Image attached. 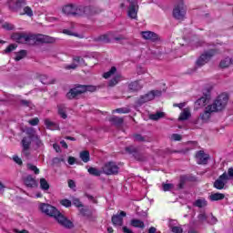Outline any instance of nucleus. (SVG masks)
<instances>
[{
    "mask_svg": "<svg viewBox=\"0 0 233 233\" xmlns=\"http://www.w3.org/2000/svg\"><path fill=\"white\" fill-rule=\"evenodd\" d=\"M216 55L215 50H209L202 54L197 60L196 65L197 66H204V65H207L212 57Z\"/></svg>",
    "mask_w": 233,
    "mask_h": 233,
    "instance_id": "obj_8",
    "label": "nucleus"
},
{
    "mask_svg": "<svg viewBox=\"0 0 233 233\" xmlns=\"http://www.w3.org/2000/svg\"><path fill=\"white\" fill-rule=\"evenodd\" d=\"M17 48V45L11 44L7 46V48L5 50V54H10V52H14Z\"/></svg>",
    "mask_w": 233,
    "mask_h": 233,
    "instance_id": "obj_47",
    "label": "nucleus"
},
{
    "mask_svg": "<svg viewBox=\"0 0 233 233\" xmlns=\"http://www.w3.org/2000/svg\"><path fill=\"white\" fill-rule=\"evenodd\" d=\"M13 160H14L15 163H16L17 165H23V160H21V158H20L18 156L13 157Z\"/></svg>",
    "mask_w": 233,
    "mask_h": 233,
    "instance_id": "obj_56",
    "label": "nucleus"
},
{
    "mask_svg": "<svg viewBox=\"0 0 233 233\" xmlns=\"http://www.w3.org/2000/svg\"><path fill=\"white\" fill-rule=\"evenodd\" d=\"M190 117V110L188 108H185L183 112L180 114L178 119L179 121H187Z\"/></svg>",
    "mask_w": 233,
    "mask_h": 233,
    "instance_id": "obj_29",
    "label": "nucleus"
},
{
    "mask_svg": "<svg viewBox=\"0 0 233 233\" xmlns=\"http://www.w3.org/2000/svg\"><path fill=\"white\" fill-rule=\"evenodd\" d=\"M25 57H26V51L25 50H20L18 53H16L15 60V61H21V59H25Z\"/></svg>",
    "mask_w": 233,
    "mask_h": 233,
    "instance_id": "obj_39",
    "label": "nucleus"
},
{
    "mask_svg": "<svg viewBox=\"0 0 233 233\" xmlns=\"http://www.w3.org/2000/svg\"><path fill=\"white\" fill-rule=\"evenodd\" d=\"M29 125H31V127H37V125H39V118L35 117L33 118L31 120L28 121Z\"/></svg>",
    "mask_w": 233,
    "mask_h": 233,
    "instance_id": "obj_51",
    "label": "nucleus"
},
{
    "mask_svg": "<svg viewBox=\"0 0 233 233\" xmlns=\"http://www.w3.org/2000/svg\"><path fill=\"white\" fill-rule=\"evenodd\" d=\"M227 181L233 180V167L228 169L226 172Z\"/></svg>",
    "mask_w": 233,
    "mask_h": 233,
    "instance_id": "obj_49",
    "label": "nucleus"
},
{
    "mask_svg": "<svg viewBox=\"0 0 233 233\" xmlns=\"http://www.w3.org/2000/svg\"><path fill=\"white\" fill-rule=\"evenodd\" d=\"M141 88H143V85L139 84V81H134L128 85V90L130 92H139Z\"/></svg>",
    "mask_w": 233,
    "mask_h": 233,
    "instance_id": "obj_20",
    "label": "nucleus"
},
{
    "mask_svg": "<svg viewBox=\"0 0 233 233\" xmlns=\"http://www.w3.org/2000/svg\"><path fill=\"white\" fill-rule=\"evenodd\" d=\"M116 72H117V68H116V66H112L109 71L104 73L103 77L105 79H108V77H112Z\"/></svg>",
    "mask_w": 233,
    "mask_h": 233,
    "instance_id": "obj_35",
    "label": "nucleus"
},
{
    "mask_svg": "<svg viewBox=\"0 0 233 233\" xmlns=\"http://www.w3.org/2000/svg\"><path fill=\"white\" fill-rule=\"evenodd\" d=\"M174 225H177V220H170L169 221V228L171 229V232L173 233H183V228L182 227H177Z\"/></svg>",
    "mask_w": 233,
    "mask_h": 233,
    "instance_id": "obj_21",
    "label": "nucleus"
},
{
    "mask_svg": "<svg viewBox=\"0 0 233 233\" xmlns=\"http://www.w3.org/2000/svg\"><path fill=\"white\" fill-rule=\"evenodd\" d=\"M26 5V0H17L15 3L16 8H21V6H25Z\"/></svg>",
    "mask_w": 233,
    "mask_h": 233,
    "instance_id": "obj_52",
    "label": "nucleus"
},
{
    "mask_svg": "<svg viewBox=\"0 0 233 233\" xmlns=\"http://www.w3.org/2000/svg\"><path fill=\"white\" fill-rule=\"evenodd\" d=\"M67 163H68L69 165H74V163H76V157H68V160H67Z\"/></svg>",
    "mask_w": 233,
    "mask_h": 233,
    "instance_id": "obj_63",
    "label": "nucleus"
},
{
    "mask_svg": "<svg viewBox=\"0 0 233 233\" xmlns=\"http://www.w3.org/2000/svg\"><path fill=\"white\" fill-rule=\"evenodd\" d=\"M131 227H134L135 228H145V222L137 219V218H133L130 221Z\"/></svg>",
    "mask_w": 233,
    "mask_h": 233,
    "instance_id": "obj_23",
    "label": "nucleus"
},
{
    "mask_svg": "<svg viewBox=\"0 0 233 233\" xmlns=\"http://www.w3.org/2000/svg\"><path fill=\"white\" fill-rule=\"evenodd\" d=\"M20 105L23 106H30L32 105V102L29 100H21Z\"/></svg>",
    "mask_w": 233,
    "mask_h": 233,
    "instance_id": "obj_55",
    "label": "nucleus"
},
{
    "mask_svg": "<svg viewBox=\"0 0 233 233\" xmlns=\"http://www.w3.org/2000/svg\"><path fill=\"white\" fill-rule=\"evenodd\" d=\"M214 111L208 106L203 113H201L197 120L194 121L195 125H203V123H208L210 116Z\"/></svg>",
    "mask_w": 233,
    "mask_h": 233,
    "instance_id": "obj_7",
    "label": "nucleus"
},
{
    "mask_svg": "<svg viewBox=\"0 0 233 233\" xmlns=\"http://www.w3.org/2000/svg\"><path fill=\"white\" fill-rule=\"evenodd\" d=\"M27 169L31 170V172H35V175L39 174V168H37L33 164H27Z\"/></svg>",
    "mask_w": 233,
    "mask_h": 233,
    "instance_id": "obj_45",
    "label": "nucleus"
},
{
    "mask_svg": "<svg viewBox=\"0 0 233 233\" xmlns=\"http://www.w3.org/2000/svg\"><path fill=\"white\" fill-rule=\"evenodd\" d=\"M63 34H66V35H76V34L72 33V31L68 29H64Z\"/></svg>",
    "mask_w": 233,
    "mask_h": 233,
    "instance_id": "obj_64",
    "label": "nucleus"
},
{
    "mask_svg": "<svg viewBox=\"0 0 233 233\" xmlns=\"http://www.w3.org/2000/svg\"><path fill=\"white\" fill-rule=\"evenodd\" d=\"M20 15H27L28 17L34 16V11L32 10V7L30 6H25L23 9V12L20 13Z\"/></svg>",
    "mask_w": 233,
    "mask_h": 233,
    "instance_id": "obj_31",
    "label": "nucleus"
},
{
    "mask_svg": "<svg viewBox=\"0 0 233 233\" xmlns=\"http://www.w3.org/2000/svg\"><path fill=\"white\" fill-rule=\"evenodd\" d=\"M113 112H116L117 114H129L130 109L127 107H120L116 108V110H113Z\"/></svg>",
    "mask_w": 233,
    "mask_h": 233,
    "instance_id": "obj_44",
    "label": "nucleus"
},
{
    "mask_svg": "<svg viewBox=\"0 0 233 233\" xmlns=\"http://www.w3.org/2000/svg\"><path fill=\"white\" fill-rule=\"evenodd\" d=\"M48 76L46 75L40 76V81L43 85H55L57 82L56 78H53L51 81H48Z\"/></svg>",
    "mask_w": 233,
    "mask_h": 233,
    "instance_id": "obj_26",
    "label": "nucleus"
},
{
    "mask_svg": "<svg viewBox=\"0 0 233 233\" xmlns=\"http://www.w3.org/2000/svg\"><path fill=\"white\" fill-rule=\"evenodd\" d=\"M162 188L164 192H168V190H172V188H174V184H162Z\"/></svg>",
    "mask_w": 233,
    "mask_h": 233,
    "instance_id": "obj_50",
    "label": "nucleus"
},
{
    "mask_svg": "<svg viewBox=\"0 0 233 233\" xmlns=\"http://www.w3.org/2000/svg\"><path fill=\"white\" fill-rule=\"evenodd\" d=\"M163 117H165L164 112H157L156 114L149 115V119H151L152 121H157Z\"/></svg>",
    "mask_w": 233,
    "mask_h": 233,
    "instance_id": "obj_32",
    "label": "nucleus"
},
{
    "mask_svg": "<svg viewBox=\"0 0 233 233\" xmlns=\"http://www.w3.org/2000/svg\"><path fill=\"white\" fill-rule=\"evenodd\" d=\"M40 188L42 190H48L50 188V184H48L46 178H40Z\"/></svg>",
    "mask_w": 233,
    "mask_h": 233,
    "instance_id": "obj_36",
    "label": "nucleus"
},
{
    "mask_svg": "<svg viewBox=\"0 0 233 233\" xmlns=\"http://www.w3.org/2000/svg\"><path fill=\"white\" fill-rule=\"evenodd\" d=\"M227 103H228V96L225 94L218 96L213 104L208 105V106L211 108L213 112H221V110L225 109L227 106Z\"/></svg>",
    "mask_w": 233,
    "mask_h": 233,
    "instance_id": "obj_4",
    "label": "nucleus"
},
{
    "mask_svg": "<svg viewBox=\"0 0 233 233\" xmlns=\"http://www.w3.org/2000/svg\"><path fill=\"white\" fill-rule=\"evenodd\" d=\"M69 188H76V182L72 179L68 180Z\"/></svg>",
    "mask_w": 233,
    "mask_h": 233,
    "instance_id": "obj_61",
    "label": "nucleus"
},
{
    "mask_svg": "<svg viewBox=\"0 0 233 233\" xmlns=\"http://www.w3.org/2000/svg\"><path fill=\"white\" fill-rule=\"evenodd\" d=\"M196 159L198 165H207V163H208V159H210V156L208 154H205V151L200 150L197 152Z\"/></svg>",
    "mask_w": 233,
    "mask_h": 233,
    "instance_id": "obj_13",
    "label": "nucleus"
},
{
    "mask_svg": "<svg viewBox=\"0 0 233 233\" xmlns=\"http://www.w3.org/2000/svg\"><path fill=\"white\" fill-rule=\"evenodd\" d=\"M87 172L91 175V176H96V177H99L101 176V174L103 173L102 171H100L99 169L96 168V167H89L87 169Z\"/></svg>",
    "mask_w": 233,
    "mask_h": 233,
    "instance_id": "obj_38",
    "label": "nucleus"
},
{
    "mask_svg": "<svg viewBox=\"0 0 233 233\" xmlns=\"http://www.w3.org/2000/svg\"><path fill=\"white\" fill-rule=\"evenodd\" d=\"M82 85H76L75 87L71 88L69 92L66 93V97L68 99H76L78 96L84 94Z\"/></svg>",
    "mask_w": 233,
    "mask_h": 233,
    "instance_id": "obj_10",
    "label": "nucleus"
},
{
    "mask_svg": "<svg viewBox=\"0 0 233 233\" xmlns=\"http://www.w3.org/2000/svg\"><path fill=\"white\" fill-rule=\"evenodd\" d=\"M60 205H62L63 207H66V208H68V207H72V201L65 198L60 201Z\"/></svg>",
    "mask_w": 233,
    "mask_h": 233,
    "instance_id": "obj_48",
    "label": "nucleus"
},
{
    "mask_svg": "<svg viewBox=\"0 0 233 233\" xmlns=\"http://www.w3.org/2000/svg\"><path fill=\"white\" fill-rule=\"evenodd\" d=\"M30 148H25V147H23V149H22V154H23V156H25V157H28V156H30Z\"/></svg>",
    "mask_w": 233,
    "mask_h": 233,
    "instance_id": "obj_57",
    "label": "nucleus"
},
{
    "mask_svg": "<svg viewBox=\"0 0 233 233\" xmlns=\"http://www.w3.org/2000/svg\"><path fill=\"white\" fill-rule=\"evenodd\" d=\"M128 7L127 8H137L139 9L138 0H127Z\"/></svg>",
    "mask_w": 233,
    "mask_h": 233,
    "instance_id": "obj_41",
    "label": "nucleus"
},
{
    "mask_svg": "<svg viewBox=\"0 0 233 233\" xmlns=\"http://www.w3.org/2000/svg\"><path fill=\"white\" fill-rule=\"evenodd\" d=\"M137 12H139L137 8L127 7V17H129V19L137 20Z\"/></svg>",
    "mask_w": 233,
    "mask_h": 233,
    "instance_id": "obj_22",
    "label": "nucleus"
},
{
    "mask_svg": "<svg viewBox=\"0 0 233 233\" xmlns=\"http://www.w3.org/2000/svg\"><path fill=\"white\" fill-rule=\"evenodd\" d=\"M154 99V94L147 93L142 96L139 97V99L137 100V106H141L142 105H145V103H148V101H152Z\"/></svg>",
    "mask_w": 233,
    "mask_h": 233,
    "instance_id": "obj_16",
    "label": "nucleus"
},
{
    "mask_svg": "<svg viewBox=\"0 0 233 233\" xmlns=\"http://www.w3.org/2000/svg\"><path fill=\"white\" fill-rule=\"evenodd\" d=\"M210 201H221L225 199V194L223 193H213L209 196Z\"/></svg>",
    "mask_w": 233,
    "mask_h": 233,
    "instance_id": "obj_24",
    "label": "nucleus"
},
{
    "mask_svg": "<svg viewBox=\"0 0 233 233\" xmlns=\"http://www.w3.org/2000/svg\"><path fill=\"white\" fill-rule=\"evenodd\" d=\"M208 225H216L218 223V218L214 215H210L208 218Z\"/></svg>",
    "mask_w": 233,
    "mask_h": 233,
    "instance_id": "obj_46",
    "label": "nucleus"
},
{
    "mask_svg": "<svg viewBox=\"0 0 233 233\" xmlns=\"http://www.w3.org/2000/svg\"><path fill=\"white\" fill-rule=\"evenodd\" d=\"M24 183H25V185L29 187V188H34V187H37V181H35V178L32 177L31 175L27 176L24 179Z\"/></svg>",
    "mask_w": 233,
    "mask_h": 233,
    "instance_id": "obj_19",
    "label": "nucleus"
},
{
    "mask_svg": "<svg viewBox=\"0 0 233 233\" xmlns=\"http://www.w3.org/2000/svg\"><path fill=\"white\" fill-rule=\"evenodd\" d=\"M208 99H210V92H208V94H204L203 96H201L195 102V105H197V106H205Z\"/></svg>",
    "mask_w": 233,
    "mask_h": 233,
    "instance_id": "obj_17",
    "label": "nucleus"
},
{
    "mask_svg": "<svg viewBox=\"0 0 233 233\" xmlns=\"http://www.w3.org/2000/svg\"><path fill=\"white\" fill-rule=\"evenodd\" d=\"M26 134H27V136H29L30 139H32V141H34V143H35V145L38 148H40V147L43 146V142L39 138V136H37V134H35V130H34V128H28L26 130Z\"/></svg>",
    "mask_w": 233,
    "mask_h": 233,
    "instance_id": "obj_14",
    "label": "nucleus"
},
{
    "mask_svg": "<svg viewBox=\"0 0 233 233\" xmlns=\"http://www.w3.org/2000/svg\"><path fill=\"white\" fill-rule=\"evenodd\" d=\"M227 183H228V180H227V172H224L218 177V180H215L213 187L214 188H217V190H223Z\"/></svg>",
    "mask_w": 233,
    "mask_h": 233,
    "instance_id": "obj_11",
    "label": "nucleus"
},
{
    "mask_svg": "<svg viewBox=\"0 0 233 233\" xmlns=\"http://www.w3.org/2000/svg\"><path fill=\"white\" fill-rule=\"evenodd\" d=\"M124 218H127V212L120 211V213L112 216L111 221L115 227H123Z\"/></svg>",
    "mask_w": 233,
    "mask_h": 233,
    "instance_id": "obj_12",
    "label": "nucleus"
},
{
    "mask_svg": "<svg viewBox=\"0 0 233 233\" xmlns=\"http://www.w3.org/2000/svg\"><path fill=\"white\" fill-rule=\"evenodd\" d=\"M134 139L138 143H145L148 141V139H147V137H143L142 135H139V134L134 135Z\"/></svg>",
    "mask_w": 233,
    "mask_h": 233,
    "instance_id": "obj_40",
    "label": "nucleus"
},
{
    "mask_svg": "<svg viewBox=\"0 0 233 233\" xmlns=\"http://www.w3.org/2000/svg\"><path fill=\"white\" fill-rule=\"evenodd\" d=\"M208 216L205 212H200L197 217L196 225H203L205 223H208Z\"/></svg>",
    "mask_w": 233,
    "mask_h": 233,
    "instance_id": "obj_18",
    "label": "nucleus"
},
{
    "mask_svg": "<svg viewBox=\"0 0 233 233\" xmlns=\"http://www.w3.org/2000/svg\"><path fill=\"white\" fill-rule=\"evenodd\" d=\"M66 70H76V68H77V65L76 64H71L66 66Z\"/></svg>",
    "mask_w": 233,
    "mask_h": 233,
    "instance_id": "obj_60",
    "label": "nucleus"
},
{
    "mask_svg": "<svg viewBox=\"0 0 233 233\" xmlns=\"http://www.w3.org/2000/svg\"><path fill=\"white\" fill-rule=\"evenodd\" d=\"M80 159H82L84 163H88V161H90V152L82 151L80 153Z\"/></svg>",
    "mask_w": 233,
    "mask_h": 233,
    "instance_id": "obj_33",
    "label": "nucleus"
},
{
    "mask_svg": "<svg viewBox=\"0 0 233 233\" xmlns=\"http://www.w3.org/2000/svg\"><path fill=\"white\" fill-rule=\"evenodd\" d=\"M119 81H121V75H116L109 81L108 86H116Z\"/></svg>",
    "mask_w": 233,
    "mask_h": 233,
    "instance_id": "obj_37",
    "label": "nucleus"
},
{
    "mask_svg": "<svg viewBox=\"0 0 233 233\" xmlns=\"http://www.w3.org/2000/svg\"><path fill=\"white\" fill-rule=\"evenodd\" d=\"M187 15V7L183 3V0H177V4L173 9V17L178 21H183Z\"/></svg>",
    "mask_w": 233,
    "mask_h": 233,
    "instance_id": "obj_5",
    "label": "nucleus"
},
{
    "mask_svg": "<svg viewBox=\"0 0 233 233\" xmlns=\"http://www.w3.org/2000/svg\"><path fill=\"white\" fill-rule=\"evenodd\" d=\"M11 37L16 43L25 45H41L43 43H56V38L46 35H28L26 33H15L12 35Z\"/></svg>",
    "mask_w": 233,
    "mask_h": 233,
    "instance_id": "obj_1",
    "label": "nucleus"
},
{
    "mask_svg": "<svg viewBox=\"0 0 233 233\" xmlns=\"http://www.w3.org/2000/svg\"><path fill=\"white\" fill-rule=\"evenodd\" d=\"M126 152H127V154H132V156H134V157H135V159H137V161H146L147 160V157H145V155L139 153V150L137 149V147H136L134 146L127 147Z\"/></svg>",
    "mask_w": 233,
    "mask_h": 233,
    "instance_id": "obj_9",
    "label": "nucleus"
},
{
    "mask_svg": "<svg viewBox=\"0 0 233 233\" xmlns=\"http://www.w3.org/2000/svg\"><path fill=\"white\" fill-rule=\"evenodd\" d=\"M22 147L23 148H30V146L32 145V138H30V136L28 137H25L22 141Z\"/></svg>",
    "mask_w": 233,
    "mask_h": 233,
    "instance_id": "obj_30",
    "label": "nucleus"
},
{
    "mask_svg": "<svg viewBox=\"0 0 233 233\" xmlns=\"http://www.w3.org/2000/svg\"><path fill=\"white\" fill-rule=\"evenodd\" d=\"M82 88L84 89V94L85 92H96V86H86V85H82Z\"/></svg>",
    "mask_w": 233,
    "mask_h": 233,
    "instance_id": "obj_42",
    "label": "nucleus"
},
{
    "mask_svg": "<svg viewBox=\"0 0 233 233\" xmlns=\"http://www.w3.org/2000/svg\"><path fill=\"white\" fill-rule=\"evenodd\" d=\"M150 94H153L154 98H155V97H159V96H161L162 92H161V90H156V91H150Z\"/></svg>",
    "mask_w": 233,
    "mask_h": 233,
    "instance_id": "obj_58",
    "label": "nucleus"
},
{
    "mask_svg": "<svg viewBox=\"0 0 233 233\" xmlns=\"http://www.w3.org/2000/svg\"><path fill=\"white\" fill-rule=\"evenodd\" d=\"M220 67L221 68H228V66H230V65H233V61L232 58L230 57H226L223 60L220 61Z\"/></svg>",
    "mask_w": 233,
    "mask_h": 233,
    "instance_id": "obj_25",
    "label": "nucleus"
},
{
    "mask_svg": "<svg viewBox=\"0 0 233 233\" xmlns=\"http://www.w3.org/2000/svg\"><path fill=\"white\" fill-rule=\"evenodd\" d=\"M141 35L146 41H157L159 35L152 31H142Z\"/></svg>",
    "mask_w": 233,
    "mask_h": 233,
    "instance_id": "obj_15",
    "label": "nucleus"
},
{
    "mask_svg": "<svg viewBox=\"0 0 233 233\" xmlns=\"http://www.w3.org/2000/svg\"><path fill=\"white\" fill-rule=\"evenodd\" d=\"M171 139L173 141H181L182 137H181V135H179V134H173L171 136Z\"/></svg>",
    "mask_w": 233,
    "mask_h": 233,
    "instance_id": "obj_54",
    "label": "nucleus"
},
{
    "mask_svg": "<svg viewBox=\"0 0 233 233\" xmlns=\"http://www.w3.org/2000/svg\"><path fill=\"white\" fill-rule=\"evenodd\" d=\"M63 14L66 15H95V14H101L103 10L96 6H82V5H64L62 8Z\"/></svg>",
    "mask_w": 233,
    "mask_h": 233,
    "instance_id": "obj_3",
    "label": "nucleus"
},
{
    "mask_svg": "<svg viewBox=\"0 0 233 233\" xmlns=\"http://www.w3.org/2000/svg\"><path fill=\"white\" fill-rule=\"evenodd\" d=\"M97 41H101V43H110V37L108 35H103L97 38Z\"/></svg>",
    "mask_w": 233,
    "mask_h": 233,
    "instance_id": "obj_43",
    "label": "nucleus"
},
{
    "mask_svg": "<svg viewBox=\"0 0 233 233\" xmlns=\"http://www.w3.org/2000/svg\"><path fill=\"white\" fill-rule=\"evenodd\" d=\"M208 205V202H207V199L205 198L197 199L194 202V207H198V208H204V207H207Z\"/></svg>",
    "mask_w": 233,
    "mask_h": 233,
    "instance_id": "obj_27",
    "label": "nucleus"
},
{
    "mask_svg": "<svg viewBox=\"0 0 233 233\" xmlns=\"http://www.w3.org/2000/svg\"><path fill=\"white\" fill-rule=\"evenodd\" d=\"M39 209L43 214H46V216L54 218V219H56V221H57L61 227H64V228H74V222L60 213L56 207L46 203H40Z\"/></svg>",
    "mask_w": 233,
    "mask_h": 233,
    "instance_id": "obj_2",
    "label": "nucleus"
},
{
    "mask_svg": "<svg viewBox=\"0 0 233 233\" xmlns=\"http://www.w3.org/2000/svg\"><path fill=\"white\" fill-rule=\"evenodd\" d=\"M73 205H75V207H77L78 208L83 207V204L81 203L79 198H74L73 199Z\"/></svg>",
    "mask_w": 233,
    "mask_h": 233,
    "instance_id": "obj_53",
    "label": "nucleus"
},
{
    "mask_svg": "<svg viewBox=\"0 0 233 233\" xmlns=\"http://www.w3.org/2000/svg\"><path fill=\"white\" fill-rule=\"evenodd\" d=\"M45 125L47 128H52V127H54V123L48 119L45 120Z\"/></svg>",
    "mask_w": 233,
    "mask_h": 233,
    "instance_id": "obj_59",
    "label": "nucleus"
},
{
    "mask_svg": "<svg viewBox=\"0 0 233 233\" xmlns=\"http://www.w3.org/2000/svg\"><path fill=\"white\" fill-rule=\"evenodd\" d=\"M3 26L5 28V30H14V25L10 24H5Z\"/></svg>",
    "mask_w": 233,
    "mask_h": 233,
    "instance_id": "obj_62",
    "label": "nucleus"
},
{
    "mask_svg": "<svg viewBox=\"0 0 233 233\" xmlns=\"http://www.w3.org/2000/svg\"><path fill=\"white\" fill-rule=\"evenodd\" d=\"M103 174H106V176H116V174H119V167L116 162H107L102 167Z\"/></svg>",
    "mask_w": 233,
    "mask_h": 233,
    "instance_id": "obj_6",
    "label": "nucleus"
},
{
    "mask_svg": "<svg viewBox=\"0 0 233 233\" xmlns=\"http://www.w3.org/2000/svg\"><path fill=\"white\" fill-rule=\"evenodd\" d=\"M113 125H115L116 127H121V125H123L124 120L122 117L119 116H113L110 118L109 120Z\"/></svg>",
    "mask_w": 233,
    "mask_h": 233,
    "instance_id": "obj_28",
    "label": "nucleus"
},
{
    "mask_svg": "<svg viewBox=\"0 0 233 233\" xmlns=\"http://www.w3.org/2000/svg\"><path fill=\"white\" fill-rule=\"evenodd\" d=\"M57 108H58V114L62 117V119H66L67 116H66V111L65 109V106L58 105Z\"/></svg>",
    "mask_w": 233,
    "mask_h": 233,
    "instance_id": "obj_34",
    "label": "nucleus"
}]
</instances>
